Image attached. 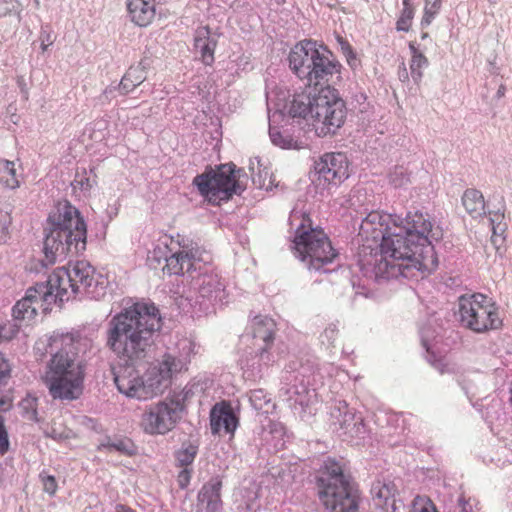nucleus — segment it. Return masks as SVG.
<instances>
[{"label":"nucleus","instance_id":"obj_1","mask_svg":"<svg viewBox=\"0 0 512 512\" xmlns=\"http://www.w3.org/2000/svg\"><path fill=\"white\" fill-rule=\"evenodd\" d=\"M359 235L375 244L361 247L358 265L376 280L413 278L438 266L433 242L443 238V229L427 213L408 212L402 218L372 211L362 219Z\"/></svg>","mask_w":512,"mask_h":512},{"label":"nucleus","instance_id":"obj_2","mask_svg":"<svg viewBox=\"0 0 512 512\" xmlns=\"http://www.w3.org/2000/svg\"><path fill=\"white\" fill-rule=\"evenodd\" d=\"M161 322L160 311L154 303L135 302L107 323L105 346L123 364L114 382L118 391L127 397L147 400L163 393L170 385L154 365L142 376L136 370L151 358Z\"/></svg>","mask_w":512,"mask_h":512},{"label":"nucleus","instance_id":"obj_3","mask_svg":"<svg viewBox=\"0 0 512 512\" xmlns=\"http://www.w3.org/2000/svg\"><path fill=\"white\" fill-rule=\"evenodd\" d=\"M43 243V267L78 256L86 250L87 225L80 211L68 201L59 203L47 219Z\"/></svg>","mask_w":512,"mask_h":512},{"label":"nucleus","instance_id":"obj_4","mask_svg":"<svg viewBox=\"0 0 512 512\" xmlns=\"http://www.w3.org/2000/svg\"><path fill=\"white\" fill-rule=\"evenodd\" d=\"M289 68L309 89L318 91L326 85L334 75L340 74L341 64L325 46L317 48L313 40L298 42L288 55Z\"/></svg>","mask_w":512,"mask_h":512},{"label":"nucleus","instance_id":"obj_5","mask_svg":"<svg viewBox=\"0 0 512 512\" xmlns=\"http://www.w3.org/2000/svg\"><path fill=\"white\" fill-rule=\"evenodd\" d=\"M288 221L291 229L295 228L293 248L296 256L306 262L309 270L326 273L328 270L324 266L338 255L328 236L322 229L313 227L310 215L306 211L294 208Z\"/></svg>","mask_w":512,"mask_h":512},{"label":"nucleus","instance_id":"obj_6","mask_svg":"<svg viewBox=\"0 0 512 512\" xmlns=\"http://www.w3.org/2000/svg\"><path fill=\"white\" fill-rule=\"evenodd\" d=\"M319 499L331 512H358L359 494L350 475L335 459L327 458L316 477Z\"/></svg>","mask_w":512,"mask_h":512},{"label":"nucleus","instance_id":"obj_7","mask_svg":"<svg viewBox=\"0 0 512 512\" xmlns=\"http://www.w3.org/2000/svg\"><path fill=\"white\" fill-rule=\"evenodd\" d=\"M242 174L244 170L237 168L232 162L217 165L215 168L206 167L203 173L194 177L193 185L211 203L228 201L244 190L239 182Z\"/></svg>","mask_w":512,"mask_h":512},{"label":"nucleus","instance_id":"obj_8","mask_svg":"<svg viewBox=\"0 0 512 512\" xmlns=\"http://www.w3.org/2000/svg\"><path fill=\"white\" fill-rule=\"evenodd\" d=\"M458 314L461 325L475 333L498 329L502 325L494 303L481 293L461 295Z\"/></svg>","mask_w":512,"mask_h":512},{"label":"nucleus","instance_id":"obj_9","mask_svg":"<svg viewBox=\"0 0 512 512\" xmlns=\"http://www.w3.org/2000/svg\"><path fill=\"white\" fill-rule=\"evenodd\" d=\"M346 116V103L338 90L330 85L319 88L313 114L317 134L321 137L336 134L343 126Z\"/></svg>","mask_w":512,"mask_h":512},{"label":"nucleus","instance_id":"obj_10","mask_svg":"<svg viewBox=\"0 0 512 512\" xmlns=\"http://www.w3.org/2000/svg\"><path fill=\"white\" fill-rule=\"evenodd\" d=\"M184 411V398H165L149 406L142 414L140 425L147 434L164 435L177 425Z\"/></svg>","mask_w":512,"mask_h":512},{"label":"nucleus","instance_id":"obj_11","mask_svg":"<svg viewBox=\"0 0 512 512\" xmlns=\"http://www.w3.org/2000/svg\"><path fill=\"white\" fill-rule=\"evenodd\" d=\"M49 349L51 359L47 364V370L43 380H49L54 376H68L70 373L83 374L79 363H76V348L72 334L54 335L50 339Z\"/></svg>","mask_w":512,"mask_h":512},{"label":"nucleus","instance_id":"obj_12","mask_svg":"<svg viewBox=\"0 0 512 512\" xmlns=\"http://www.w3.org/2000/svg\"><path fill=\"white\" fill-rule=\"evenodd\" d=\"M71 280L74 283V291L89 298L98 299L105 294L103 281H99L95 269L89 262L77 261L72 268H69Z\"/></svg>","mask_w":512,"mask_h":512},{"label":"nucleus","instance_id":"obj_13","mask_svg":"<svg viewBox=\"0 0 512 512\" xmlns=\"http://www.w3.org/2000/svg\"><path fill=\"white\" fill-rule=\"evenodd\" d=\"M43 382L52 399L72 401L78 399L83 393L84 373H70L62 377L53 375Z\"/></svg>","mask_w":512,"mask_h":512},{"label":"nucleus","instance_id":"obj_14","mask_svg":"<svg viewBox=\"0 0 512 512\" xmlns=\"http://www.w3.org/2000/svg\"><path fill=\"white\" fill-rule=\"evenodd\" d=\"M318 180H324L329 184H337L347 179L348 162L343 153H326L314 163Z\"/></svg>","mask_w":512,"mask_h":512},{"label":"nucleus","instance_id":"obj_15","mask_svg":"<svg viewBox=\"0 0 512 512\" xmlns=\"http://www.w3.org/2000/svg\"><path fill=\"white\" fill-rule=\"evenodd\" d=\"M331 419L337 429L351 438H360L365 433V425L361 416H356L345 401H339L331 410Z\"/></svg>","mask_w":512,"mask_h":512},{"label":"nucleus","instance_id":"obj_16","mask_svg":"<svg viewBox=\"0 0 512 512\" xmlns=\"http://www.w3.org/2000/svg\"><path fill=\"white\" fill-rule=\"evenodd\" d=\"M64 277V266L56 268L47 278L46 282L36 283L34 287L39 292L42 300L50 307L52 304L63 303L67 301L66 288L61 286Z\"/></svg>","mask_w":512,"mask_h":512},{"label":"nucleus","instance_id":"obj_17","mask_svg":"<svg viewBox=\"0 0 512 512\" xmlns=\"http://www.w3.org/2000/svg\"><path fill=\"white\" fill-rule=\"evenodd\" d=\"M253 338L260 340L263 345L258 349L260 360L265 364L270 361V354L268 349L274 342L275 322L268 316L258 315L255 316L251 324Z\"/></svg>","mask_w":512,"mask_h":512},{"label":"nucleus","instance_id":"obj_18","mask_svg":"<svg viewBox=\"0 0 512 512\" xmlns=\"http://www.w3.org/2000/svg\"><path fill=\"white\" fill-rule=\"evenodd\" d=\"M200 253L197 248L188 249L182 246V250L171 253L166 259L163 271L168 275H184L196 270V261L199 260Z\"/></svg>","mask_w":512,"mask_h":512},{"label":"nucleus","instance_id":"obj_19","mask_svg":"<svg viewBox=\"0 0 512 512\" xmlns=\"http://www.w3.org/2000/svg\"><path fill=\"white\" fill-rule=\"evenodd\" d=\"M197 283L200 304L205 305L206 309L209 305L214 306L217 303H222L225 299L224 285L217 274L205 273L198 277Z\"/></svg>","mask_w":512,"mask_h":512},{"label":"nucleus","instance_id":"obj_20","mask_svg":"<svg viewBox=\"0 0 512 512\" xmlns=\"http://www.w3.org/2000/svg\"><path fill=\"white\" fill-rule=\"evenodd\" d=\"M38 309L47 311L49 306L42 300L34 286L26 290L25 296L16 302L12 308V316L15 321L31 320L37 315Z\"/></svg>","mask_w":512,"mask_h":512},{"label":"nucleus","instance_id":"obj_21","mask_svg":"<svg viewBox=\"0 0 512 512\" xmlns=\"http://www.w3.org/2000/svg\"><path fill=\"white\" fill-rule=\"evenodd\" d=\"M373 505L383 512H398L401 501L397 500L398 489L393 482H377L372 489Z\"/></svg>","mask_w":512,"mask_h":512},{"label":"nucleus","instance_id":"obj_22","mask_svg":"<svg viewBox=\"0 0 512 512\" xmlns=\"http://www.w3.org/2000/svg\"><path fill=\"white\" fill-rule=\"evenodd\" d=\"M222 480L219 476L212 477L197 494V507L205 512H220L223 508L221 499Z\"/></svg>","mask_w":512,"mask_h":512},{"label":"nucleus","instance_id":"obj_23","mask_svg":"<svg viewBox=\"0 0 512 512\" xmlns=\"http://www.w3.org/2000/svg\"><path fill=\"white\" fill-rule=\"evenodd\" d=\"M238 418L230 404L221 402L210 411V428L212 434H219L223 428L226 433L233 434L238 426Z\"/></svg>","mask_w":512,"mask_h":512},{"label":"nucleus","instance_id":"obj_24","mask_svg":"<svg viewBox=\"0 0 512 512\" xmlns=\"http://www.w3.org/2000/svg\"><path fill=\"white\" fill-rule=\"evenodd\" d=\"M316 94L314 88L294 94L288 106L289 115L292 118L313 119Z\"/></svg>","mask_w":512,"mask_h":512},{"label":"nucleus","instance_id":"obj_25","mask_svg":"<svg viewBox=\"0 0 512 512\" xmlns=\"http://www.w3.org/2000/svg\"><path fill=\"white\" fill-rule=\"evenodd\" d=\"M186 365L187 358L176 349L171 348L167 349L157 364H154L157 369L161 370L169 384H171L173 375L180 373L183 369H186Z\"/></svg>","mask_w":512,"mask_h":512},{"label":"nucleus","instance_id":"obj_26","mask_svg":"<svg viewBox=\"0 0 512 512\" xmlns=\"http://www.w3.org/2000/svg\"><path fill=\"white\" fill-rule=\"evenodd\" d=\"M127 10L131 21L140 27L151 23L155 16V4L152 0H127Z\"/></svg>","mask_w":512,"mask_h":512},{"label":"nucleus","instance_id":"obj_27","mask_svg":"<svg viewBox=\"0 0 512 512\" xmlns=\"http://www.w3.org/2000/svg\"><path fill=\"white\" fill-rule=\"evenodd\" d=\"M217 42V37L211 34L208 27H202L196 31L194 47L200 53L201 60L205 65L210 66L214 63Z\"/></svg>","mask_w":512,"mask_h":512},{"label":"nucleus","instance_id":"obj_28","mask_svg":"<svg viewBox=\"0 0 512 512\" xmlns=\"http://www.w3.org/2000/svg\"><path fill=\"white\" fill-rule=\"evenodd\" d=\"M279 397L290 406L306 407L310 402V390L302 381L292 385L285 383L279 390Z\"/></svg>","mask_w":512,"mask_h":512},{"label":"nucleus","instance_id":"obj_29","mask_svg":"<svg viewBox=\"0 0 512 512\" xmlns=\"http://www.w3.org/2000/svg\"><path fill=\"white\" fill-rule=\"evenodd\" d=\"M462 204L473 218L486 214L483 194L477 189H467L462 196Z\"/></svg>","mask_w":512,"mask_h":512},{"label":"nucleus","instance_id":"obj_30","mask_svg":"<svg viewBox=\"0 0 512 512\" xmlns=\"http://www.w3.org/2000/svg\"><path fill=\"white\" fill-rule=\"evenodd\" d=\"M146 72L132 65L118 84L119 94L127 95L146 80Z\"/></svg>","mask_w":512,"mask_h":512},{"label":"nucleus","instance_id":"obj_31","mask_svg":"<svg viewBox=\"0 0 512 512\" xmlns=\"http://www.w3.org/2000/svg\"><path fill=\"white\" fill-rule=\"evenodd\" d=\"M135 445L127 438H107L98 446V450H107L108 452L117 451L121 454L131 456L135 453Z\"/></svg>","mask_w":512,"mask_h":512},{"label":"nucleus","instance_id":"obj_32","mask_svg":"<svg viewBox=\"0 0 512 512\" xmlns=\"http://www.w3.org/2000/svg\"><path fill=\"white\" fill-rule=\"evenodd\" d=\"M96 184L97 176L94 171L91 169L88 172L85 168H83L76 171L74 180L72 182V187L74 190L79 189L83 195H87Z\"/></svg>","mask_w":512,"mask_h":512},{"label":"nucleus","instance_id":"obj_33","mask_svg":"<svg viewBox=\"0 0 512 512\" xmlns=\"http://www.w3.org/2000/svg\"><path fill=\"white\" fill-rule=\"evenodd\" d=\"M409 48L412 53V59L410 63L411 77L413 81L418 85L423 77V69L429 65L428 59L418 51L414 44L410 43Z\"/></svg>","mask_w":512,"mask_h":512},{"label":"nucleus","instance_id":"obj_34","mask_svg":"<svg viewBox=\"0 0 512 512\" xmlns=\"http://www.w3.org/2000/svg\"><path fill=\"white\" fill-rule=\"evenodd\" d=\"M269 136L271 142L282 149H300L301 145L287 131H280L276 127H269Z\"/></svg>","mask_w":512,"mask_h":512},{"label":"nucleus","instance_id":"obj_35","mask_svg":"<svg viewBox=\"0 0 512 512\" xmlns=\"http://www.w3.org/2000/svg\"><path fill=\"white\" fill-rule=\"evenodd\" d=\"M199 446L196 442H184L179 450L175 452V459L178 466L188 468L198 454Z\"/></svg>","mask_w":512,"mask_h":512},{"label":"nucleus","instance_id":"obj_36","mask_svg":"<svg viewBox=\"0 0 512 512\" xmlns=\"http://www.w3.org/2000/svg\"><path fill=\"white\" fill-rule=\"evenodd\" d=\"M0 183L10 189H16L20 183L17 178L15 163L13 161L0 159Z\"/></svg>","mask_w":512,"mask_h":512},{"label":"nucleus","instance_id":"obj_37","mask_svg":"<svg viewBox=\"0 0 512 512\" xmlns=\"http://www.w3.org/2000/svg\"><path fill=\"white\" fill-rule=\"evenodd\" d=\"M250 403L253 408L261 413L268 414L270 408H274L271 398L263 389H255L250 392Z\"/></svg>","mask_w":512,"mask_h":512},{"label":"nucleus","instance_id":"obj_38","mask_svg":"<svg viewBox=\"0 0 512 512\" xmlns=\"http://www.w3.org/2000/svg\"><path fill=\"white\" fill-rule=\"evenodd\" d=\"M22 4L18 0H1L0 1V18L6 16H15L16 22H21Z\"/></svg>","mask_w":512,"mask_h":512},{"label":"nucleus","instance_id":"obj_39","mask_svg":"<svg viewBox=\"0 0 512 512\" xmlns=\"http://www.w3.org/2000/svg\"><path fill=\"white\" fill-rule=\"evenodd\" d=\"M441 8V0H425L424 14L421 19V27H428Z\"/></svg>","mask_w":512,"mask_h":512},{"label":"nucleus","instance_id":"obj_40","mask_svg":"<svg viewBox=\"0 0 512 512\" xmlns=\"http://www.w3.org/2000/svg\"><path fill=\"white\" fill-rule=\"evenodd\" d=\"M410 181L407 169L403 166H396L389 173V182L395 187H403Z\"/></svg>","mask_w":512,"mask_h":512},{"label":"nucleus","instance_id":"obj_41","mask_svg":"<svg viewBox=\"0 0 512 512\" xmlns=\"http://www.w3.org/2000/svg\"><path fill=\"white\" fill-rule=\"evenodd\" d=\"M20 407L23 410V416L30 421L39 422L37 412V398L26 397L20 402Z\"/></svg>","mask_w":512,"mask_h":512},{"label":"nucleus","instance_id":"obj_42","mask_svg":"<svg viewBox=\"0 0 512 512\" xmlns=\"http://www.w3.org/2000/svg\"><path fill=\"white\" fill-rule=\"evenodd\" d=\"M413 17L414 8H403L401 15L396 22V29L398 31L408 32L410 30Z\"/></svg>","mask_w":512,"mask_h":512},{"label":"nucleus","instance_id":"obj_43","mask_svg":"<svg viewBox=\"0 0 512 512\" xmlns=\"http://www.w3.org/2000/svg\"><path fill=\"white\" fill-rule=\"evenodd\" d=\"M170 250L167 244H157L152 251L148 253V261L161 263L162 260L166 262L169 257Z\"/></svg>","mask_w":512,"mask_h":512},{"label":"nucleus","instance_id":"obj_44","mask_svg":"<svg viewBox=\"0 0 512 512\" xmlns=\"http://www.w3.org/2000/svg\"><path fill=\"white\" fill-rule=\"evenodd\" d=\"M337 43L340 46L341 53L346 57L348 64L353 68L356 66V55L349 42L341 36L336 37Z\"/></svg>","mask_w":512,"mask_h":512},{"label":"nucleus","instance_id":"obj_45","mask_svg":"<svg viewBox=\"0 0 512 512\" xmlns=\"http://www.w3.org/2000/svg\"><path fill=\"white\" fill-rule=\"evenodd\" d=\"M435 507L428 498L416 496L413 500L411 512H432Z\"/></svg>","mask_w":512,"mask_h":512},{"label":"nucleus","instance_id":"obj_46","mask_svg":"<svg viewBox=\"0 0 512 512\" xmlns=\"http://www.w3.org/2000/svg\"><path fill=\"white\" fill-rule=\"evenodd\" d=\"M12 218L7 211L0 210V243L6 242Z\"/></svg>","mask_w":512,"mask_h":512},{"label":"nucleus","instance_id":"obj_47","mask_svg":"<svg viewBox=\"0 0 512 512\" xmlns=\"http://www.w3.org/2000/svg\"><path fill=\"white\" fill-rule=\"evenodd\" d=\"M39 478L43 485V490L49 495H54L57 490V482L54 476L49 475L46 471L39 474Z\"/></svg>","mask_w":512,"mask_h":512},{"label":"nucleus","instance_id":"obj_48","mask_svg":"<svg viewBox=\"0 0 512 512\" xmlns=\"http://www.w3.org/2000/svg\"><path fill=\"white\" fill-rule=\"evenodd\" d=\"M490 215V222L492 224V231L494 234L497 233V229H499L501 232L505 231L506 225L503 223L504 219V212L498 208L496 211H489Z\"/></svg>","mask_w":512,"mask_h":512},{"label":"nucleus","instance_id":"obj_49","mask_svg":"<svg viewBox=\"0 0 512 512\" xmlns=\"http://www.w3.org/2000/svg\"><path fill=\"white\" fill-rule=\"evenodd\" d=\"M9 438L4 424V418L0 415V454L4 455L9 450Z\"/></svg>","mask_w":512,"mask_h":512},{"label":"nucleus","instance_id":"obj_50","mask_svg":"<svg viewBox=\"0 0 512 512\" xmlns=\"http://www.w3.org/2000/svg\"><path fill=\"white\" fill-rule=\"evenodd\" d=\"M55 37L53 36L51 30L48 27H42L39 35V41L41 42V50L45 52L48 46L54 43Z\"/></svg>","mask_w":512,"mask_h":512},{"label":"nucleus","instance_id":"obj_51","mask_svg":"<svg viewBox=\"0 0 512 512\" xmlns=\"http://www.w3.org/2000/svg\"><path fill=\"white\" fill-rule=\"evenodd\" d=\"M64 277L66 278V280L61 281V286L63 288H66V291L68 292V294H67V301H68L70 298L76 296L77 293H76V291H74V283L71 280L69 268H67V267H64Z\"/></svg>","mask_w":512,"mask_h":512},{"label":"nucleus","instance_id":"obj_52","mask_svg":"<svg viewBox=\"0 0 512 512\" xmlns=\"http://www.w3.org/2000/svg\"><path fill=\"white\" fill-rule=\"evenodd\" d=\"M191 474H192L191 468L183 467V469L179 472L177 481H178V485L181 489H185L188 487V485L190 484V480H191Z\"/></svg>","mask_w":512,"mask_h":512},{"label":"nucleus","instance_id":"obj_53","mask_svg":"<svg viewBox=\"0 0 512 512\" xmlns=\"http://www.w3.org/2000/svg\"><path fill=\"white\" fill-rule=\"evenodd\" d=\"M152 64H153V58L145 55L140 60V62L135 66L141 68V70H143L147 73L148 70L151 68Z\"/></svg>","mask_w":512,"mask_h":512},{"label":"nucleus","instance_id":"obj_54","mask_svg":"<svg viewBox=\"0 0 512 512\" xmlns=\"http://www.w3.org/2000/svg\"><path fill=\"white\" fill-rule=\"evenodd\" d=\"M116 91L119 92L118 85H109L104 89L103 96L106 99L114 98Z\"/></svg>","mask_w":512,"mask_h":512},{"label":"nucleus","instance_id":"obj_55","mask_svg":"<svg viewBox=\"0 0 512 512\" xmlns=\"http://www.w3.org/2000/svg\"><path fill=\"white\" fill-rule=\"evenodd\" d=\"M115 512H136L134 509H132L129 506H126L124 504H117L115 506Z\"/></svg>","mask_w":512,"mask_h":512},{"label":"nucleus","instance_id":"obj_56","mask_svg":"<svg viewBox=\"0 0 512 512\" xmlns=\"http://www.w3.org/2000/svg\"><path fill=\"white\" fill-rule=\"evenodd\" d=\"M503 233H504V232H501L499 229H497V233H496V234H494V233H493V236H492V242H493V244H494V245H497V242H498L499 240H501V241H503V240H504V238H503V236H502V235H503Z\"/></svg>","mask_w":512,"mask_h":512},{"label":"nucleus","instance_id":"obj_57","mask_svg":"<svg viewBox=\"0 0 512 512\" xmlns=\"http://www.w3.org/2000/svg\"><path fill=\"white\" fill-rule=\"evenodd\" d=\"M421 341H422V345L426 348L427 351H429L430 344H429L427 337L425 336L424 330H422V332H421Z\"/></svg>","mask_w":512,"mask_h":512},{"label":"nucleus","instance_id":"obj_58","mask_svg":"<svg viewBox=\"0 0 512 512\" xmlns=\"http://www.w3.org/2000/svg\"><path fill=\"white\" fill-rule=\"evenodd\" d=\"M458 502L462 506V511L461 512H467L465 499L463 497H460Z\"/></svg>","mask_w":512,"mask_h":512},{"label":"nucleus","instance_id":"obj_59","mask_svg":"<svg viewBox=\"0 0 512 512\" xmlns=\"http://www.w3.org/2000/svg\"><path fill=\"white\" fill-rule=\"evenodd\" d=\"M250 170H251V176H252V180L254 183H256V179H255V167H254V164L251 163L250 165Z\"/></svg>","mask_w":512,"mask_h":512},{"label":"nucleus","instance_id":"obj_60","mask_svg":"<svg viewBox=\"0 0 512 512\" xmlns=\"http://www.w3.org/2000/svg\"><path fill=\"white\" fill-rule=\"evenodd\" d=\"M402 4L403 8H413L411 5V0H403Z\"/></svg>","mask_w":512,"mask_h":512},{"label":"nucleus","instance_id":"obj_61","mask_svg":"<svg viewBox=\"0 0 512 512\" xmlns=\"http://www.w3.org/2000/svg\"><path fill=\"white\" fill-rule=\"evenodd\" d=\"M329 332H335V328L334 327H329L325 330V334L328 335Z\"/></svg>","mask_w":512,"mask_h":512},{"label":"nucleus","instance_id":"obj_62","mask_svg":"<svg viewBox=\"0 0 512 512\" xmlns=\"http://www.w3.org/2000/svg\"><path fill=\"white\" fill-rule=\"evenodd\" d=\"M497 93H498L499 96L503 95L504 94V88L500 87Z\"/></svg>","mask_w":512,"mask_h":512},{"label":"nucleus","instance_id":"obj_63","mask_svg":"<svg viewBox=\"0 0 512 512\" xmlns=\"http://www.w3.org/2000/svg\"><path fill=\"white\" fill-rule=\"evenodd\" d=\"M153 1L158 3V4L165 2V0H153Z\"/></svg>","mask_w":512,"mask_h":512},{"label":"nucleus","instance_id":"obj_64","mask_svg":"<svg viewBox=\"0 0 512 512\" xmlns=\"http://www.w3.org/2000/svg\"><path fill=\"white\" fill-rule=\"evenodd\" d=\"M427 36H428V34H427V33H423V34H422V38H423V39H424V38H426Z\"/></svg>","mask_w":512,"mask_h":512}]
</instances>
